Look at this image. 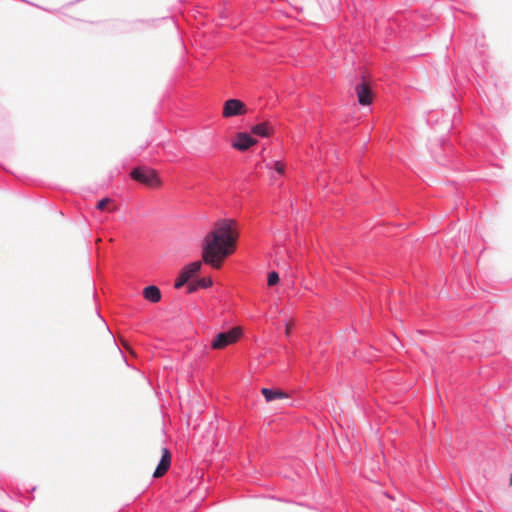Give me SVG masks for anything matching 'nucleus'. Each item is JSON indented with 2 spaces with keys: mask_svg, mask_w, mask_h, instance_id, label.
<instances>
[{
  "mask_svg": "<svg viewBox=\"0 0 512 512\" xmlns=\"http://www.w3.org/2000/svg\"><path fill=\"white\" fill-rule=\"evenodd\" d=\"M267 167L274 168L276 172L280 175H283L285 172V164L281 161H275L272 164H268Z\"/></svg>",
  "mask_w": 512,
  "mask_h": 512,
  "instance_id": "f8f14e48",
  "label": "nucleus"
},
{
  "mask_svg": "<svg viewBox=\"0 0 512 512\" xmlns=\"http://www.w3.org/2000/svg\"><path fill=\"white\" fill-rule=\"evenodd\" d=\"M509 486H512V474L510 475V478H509Z\"/></svg>",
  "mask_w": 512,
  "mask_h": 512,
  "instance_id": "6ab92c4d",
  "label": "nucleus"
},
{
  "mask_svg": "<svg viewBox=\"0 0 512 512\" xmlns=\"http://www.w3.org/2000/svg\"><path fill=\"white\" fill-rule=\"evenodd\" d=\"M202 267V262L201 261H195V262H192L186 266H184V268L181 270V274L183 276H186V278L188 280H190L192 277H194L201 269Z\"/></svg>",
  "mask_w": 512,
  "mask_h": 512,
  "instance_id": "9d476101",
  "label": "nucleus"
},
{
  "mask_svg": "<svg viewBox=\"0 0 512 512\" xmlns=\"http://www.w3.org/2000/svg\"><path fill=\"white\" fill-rule=\"evenodd\" d=\"M279 282V275L277 272L272 271L268 274L267 283L269 286H274Z\"/></svg>",
  "mask_w": 512,
  "mask_h": 512,
  "instance_id": "ddd939ff",
  "label": "nucleus"
},
{
  "mask_svg": "<svg viewBox=\"0 0 512 512\" xmlns=\"http://www.w3.org/2000/svg\"><path fill=\"white\" fill-rule=\"evenodd\" d=\"M160 453H161V459H160V462H159L158 466L156 467L154 474H153V476L155 478L162 477L168 471V469L170 468V465H171L170 451L165 447H161Z\"/></svg>",
  "mask_w": 512,
  "mask_h": 512,
  "instance_id": "423d86ee",
  "label": "nucleus"
},
{
  "mask_svg": "<svg viewBox=\"0 0 512 512\" xmlns=\"http://www.w3.org/2000/svg\"><path fill=\"white\" fill-rule=\"evenodd\" d=\"M261 393L267 402H271L277 399H287L288 394L281 389H269L262 388Z\"/></svg>",
  "mask_w": 512,
  "mask_h": 512,
  "instance_id": "6e6552de",
  "label": "nucleus"
},
{
  "mask_svg": "<svg viewBox=\"0 0 512 512\" xmlns=\"http://www.w3.org/2000/svg\"><path fill=\"white\" fill-rule=\"evenodd\" d=\"M251 131L257 136L268 137L271 133V128L269 123L263 122L253 126Z\"/></svg>",
  "mask_w": 512,
  "mask_h": 512,
  "instance_id": "9b49d317",
  "label": "nucleus"
},
{
  "mask_svg": "<svg viewBox=\"0 0 512 512\" xmlns=\"http://www.w3.org/2000/svg\"><path fill=\"white\" fill-rule=\"evenodd\" d=\"M242 335V331L239 327H234L227 332L218 333L212 343L211 347L216 350L225 348L230 344L236 343Z\"/></svg>",
  "mask_w": 512,
  "mask_h": 512,
  "instance_id": "7ed1b4c3",
  "label": "nucleus"
},
{
  "mask_svg": "<svg viewBox=\"0 0 512 512\" xmlns=\"http://www.w3.org/2000/svg\"><path fill=\"white\" fill-rule=\"evenodd\" d=\"M189 280L186 278V276H183L181 273L179 274L178 278L175 282V288L179 289L181 288L185 283H187Z\"/></svg>",
  "mask_w": 512,
  "mask_h": 512,
  "instance_id": "2eb2a0df",
  "label": "nucleus"
},
{
  "mask_svg": "<svg viewBox=\"0 0 512 512\" xmlns=\"http://www.w3.org/2000/svg\"><path fill=\"white\" fill-rule=\"evenodd\" d=\"M109 203H111V199L110 198H103V199H101L98 202L97 209L104 210Z\"/></svg>",
  "mask_w": 512,
  "mask_h": 512,
  "instance_id": "dca6fc26",
  "label": "nucleus"
},
{
  "mask_svg": "<svg viewBox=\"0 0 512 512\" xmlns=\"http://www.w3.org/2000/svg\"><path fill=\"white\" fill-rule=\"evenodd\" d=\"M131 177L135 181H138L148 187L155 188L159 187L161 182L154 169L148 167H138L132 170Z\"/></svg>",
  "mask_w": 512,
  "mask_h": 512,
  "instance_id": "f03ea898",
  "label": "nucleus"
},
{
  "mask_svg": "<svg viewBox=\"0 0 512 512\" xmlns=\"http://www.w3.org/2000/svg\"><path fill=\"white\" fill-rule=\"evenodd\" d=\"M358 102L361 105H370L373 101V93L371 88L366 83H361L355 87Z\"/></svg>",
  "mask_w": 512,
  "mask_h": 512,
  "instance_id": "0eeeda50",
  "label": "nucleus"
},
{
  "mask_svg": "<svg viewBox=\"0 0 512 512\" xmlns=\"http://www.w3.org/2000/svg\"><path fill=\"white\" fill-rule=\"evenodd\" d=\"M292 327H293V323H292L291 321H289V322H287V323H286L285 334H286L287 336H289V335H290L291 330H292Z\"/></svg>",
  "mask_w": 512,
  "mask_h": 512,
  "instance_id": "f3484780",
  "label": "nucleus"
},
{
  "mask_svg": "<svg viewBox=\"0 0 512 512\" xmlns=\"http://www.w3.org/2000/svg\"><path fill=\"white\" fill-rule=\"evenodd\" d=\"M143 296L146 300L157 303L161 300V291L157 286H147L143 290Z\"/></svg>",
  "mask_w": 512,
  "mask_h": 512,
  "instance_id": "1a4fd4ad",
  "label": "nucleus"
},
{
  "mask_svg": "<svg viewBox=\"0 0 512 512\" xmlns=\"http://www.w3.org/2000/svg\"><path fill=\"white\" fill-rule=\"evenodd\" d=\"M257 142L258 141L251 137L248 133L240 132L236 134L235 140L232 143V147L239 151H245L257 144Z\"/></svg>",
  "mask_w": 512,
  "mask_h": 512,
  "instance_id": "39448f33",
  "label": "nucleus"
},
{
  "mask_svg": "<svg viewBox=\"0 0 512 512\" xmlns=\"http://www.w3.org/2000/svg\"><path fill=\"white\" fill-rule=\"evenodd\" d=\"M246 112V105L238 99H229L223 105V117L225 118L243 115Z\"/></svg>",
  "mask_w": 512,
  "mask_h": 512,
  "instance_id": "20e7f679",
  "label": "nucleus"
},
{
  "mask_svg": "<svg viewBox=\"0 0 512 512\" xmlns=\"http://www.w3.org/2000/svg\"><path fill=\"white\" fill-rule=\"evenodd\" d=\"M212 284H213L212 279L209 277L202 278V279L198 280V282H197V286H199L201 288H208V287L212 286Z\"/></svg>",
  "mask_w": 512,
  "mask_h": 512,
  "instance_id": "4468645a",
  "label": "nucleus"
},
{
  "mask_svg": "<svg viewBox=\"0 0 512 512\" xmlns=\"http://www.w3.org/2000/svg\"><path fill=\"white\" fill-rule=\"evenodd\" d=\"M238 237L239 233L234 220L216 221L202 242L203 262L215 269L221 268L224 260L236 251Z\"/></svg>",
  "mask_w": 512,
  "mask_h": 512,
  "instance_id": "f257e3e1",
  "label": "nucleus"
},
{
  "mask_svg": "<svg viewBox=\"0 0 512 512\" xmlns=\"http://www.w3.org/2000/svg\"><path fill=\"white\" fill-rule=\"evenodd\" d=\"M198 287H199V286H197V284H196V285L191 284V285L189 286V288H188V292H189V293H192V292L196 291V289H197Z\"/></svg>",
  "mask_w": 512,
  "mask_h": 512,
  "instance_id": "a211bd4d",
  "label": "nucleus"
}]
</instances>
